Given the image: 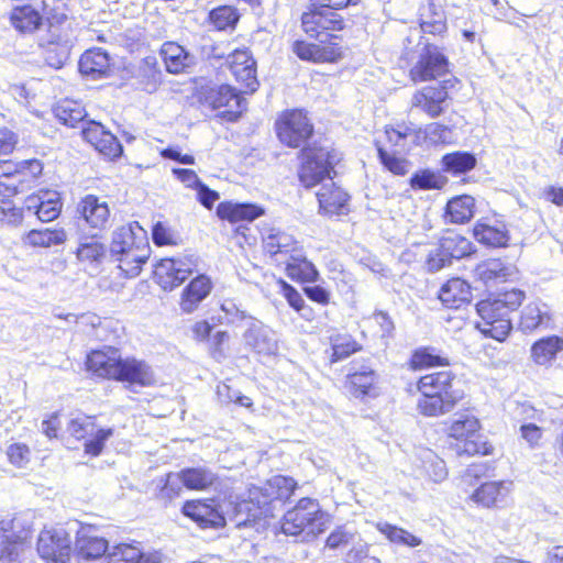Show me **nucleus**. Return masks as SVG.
I'll use <instances>...</instances> for the list:
<instances>
[{
	"mask_svg": "<svg viewBox=\"0 0 563 563\" xmlns=\"http://www.w3.org/2000/svg\"><path fill=\"white\" fill-rule=\"evenodd\" d=\"M338 161V155L325 148L302 150V164L299 172V178L307 188L322 183L317 192L320 210L328 216L343 213L347 203V194L340 187H336L331 178L333 165Z\"/></svg>",
	"mask_w": 563,
	"mask_h": 563,
	"instance_id": "f257e3e1",
	"label": "nucleus"
},
{
	"mask_svg": "<svg viewBox=\"0 0 563 563\" xmlns=\"http://www.w3.org/2000/svg\"><path fill=\"white\" fill-rule=\"evenodd\" d=\"M454 375L451 371L433 372L422 376L417 384L421 394L417 410L426 417L445 415L454 409L462 393L453 388Z\"/></svg>",
	"mask_w": 563,
	"mask_h": 563,
	"instance_id": "f03ea898",
	"label": "nucleus"
},
{
	"mask_svg": "<svg viewBox=\"0 0 563 563\" xmlns=\"http://www.w3.org/2000/svg\"><path fill=\"white\" fill-rule=\"evenodd\" d=\"M525 299V292L511 289L499 294L495 298L482 300L476 305L482 321L477 324L479 331L497 341H504L512 325L510 313L515 311Z\"/></svg>",
	"mask_w": 563,
	"mask_h": 563,
	"instance_id": "7ed1b4c3",
	"label": "nucleus"
},
{
	"mask_svg": "<svg viewBox=\"0 0 563 563\" xmlns=\"http://www.w3.org/2000/svg\"><path fill=\"white\" fill-rule=\"evenodd\" d=\"M262 240L264 251L271 256L289 255L287 271L290 276L298 274L309 282L318 278L319 273L316 266L306 258L292 235L276 228H268L264 230Z\"/></svg>",
	"mask_w": 563,
	"mask_h": 563,
	"instance_id": "20e7f679",
	"label": "nucleus"
},
{
	"mask_svg": "<svg viewBox=\"0 0 563 563\" xmlns=\"http://www.w3.org/2000/svg\"><path fill=\"white\" fill-rule=\"evenodd\" d=\"M327 516L317 500L301 498L283 518L282 530L287 536H302V541L314 538L324 531Z\"/></svg>",
	"mask_w": 563,
	"mask_h": 563,
	"instance_id": "39448f33",
	"label": "nucleus"
},
{
	"mask_svg": "<svg viewBox=\"0 0 563 563\" xmlns=\"http://www.w3.org/2000/svg\"><path fill=\"white\" fill-rule=\"evenodd\" d=\"M405 58L408 62L417 59L409 70L415 82L437 79L448 73L449 60L437 45L422 38L418 42L416 51H407Z\"/></svg>",
	"mask_w": 563,
	"mask_h": 563,
	"instance_id": "423d86ee",
	"label": "nucleus"
},
{
	"mask_svg": "<svg viewBox=\"0 0 563 563\" xmlns=\"http://www.w3.org/2000/svg\"><path fill=\"white\" fill-rule=\"evenodd\" d=\"M449 438L453 441L450 445L454 448L457 455H488L493 446L483 440L479 433V421L470 415H461L449 428Z\"/></svg>",
	"mask_w": 563,
	"mask_h": 563,
	"instance_id": "0eeeda50",
	"label": "nucleus"
},
{
	"mask_svg": "<svg viewBox=\"0 0 563 563\" xmlns=\"http://www.w3.org/2000/svg\"><path fill=\"white\" fill-rule=\"evenodd\" d=\"M301 24L307 35L319 40L321 44L329 42L334 47L336 43L332 41L336 40L338 36L332 32L343 29V19L329 8L313 5L312 3L309 11L302 14Z\"/></svg>",
	"mask_w": 563,
	"mask_h": 563,
	"instance_id": "6e6552de",
	"label": "nucleus"
},
{
	"mask_svg": "<svg viewBox=\"0 0 563 563\" xmlns=\"http://www.w3.org/2000/svg\"><path fill=\"white\" fill-rule=\"evenodd\" d=\"M276 130L282 143L299 147L310 137L313 129L301 110H291L276 122Z\"/></svg>",
	"mask_w": 563,
	"mask_h": 563,
	"instance_id": "1a4fd4ad",
	"label": "nucleus"
},
{
	"mask_svg": "<svg viewBox=\"0 0 563 563\" xmlns=\"http://www.w3.org/2000/svg\"><path fill=\"white\" fill-rule=\"evenodd\" d=\"M71 551V539L65 529H45L40 533L37 552L42 559L55 563H66Z\"/></svg>",
	"mask_w": 563,
	"mask_h": 563,
	"instance_id": "9d476101",
	"label": "nucleus"
},
{
	"mask_svg": "<svg viewBox=\"0 0 563 563\" xmlns=\"http://www.w3.org/2000/svg\"><path fill=\"white\" fill-rule=\"evenodd\" d=\"M195 267L189 258H163L155 265L154 275L164 290H173L191 275Z\"/></svg>",
	"mask_w": 563,
	"mask_h": 563,
	"instance_id": "9b49d317",
	"label": "nucleus"
},
{
	"mask_svg": "<svg viewBox=\"0 0 563 563\" xmlns=\"http://www.w3.org/2000/svg\"><path fill=\"white\" fill-rule=\"evenodd\" d=\"M205 102L214 110L225 108L221 112L228 121H236L242 113L245 100L229 85L210 88L205 95Z\"/></svg>",
	"mask_w": 563,
	"mask_h": 563,
	"instance_id": "f8f14e48",
	"label": "nucleus"
},
{
	"mask_svg": "<svg viewBox=\"0 0 563 563\" xmlns=\"http://www.w3.org/2000/svg\"><path fill=\"white\" fill-rule=\"evenodd\" d=\"M227 62L232 75L244 92H255L260 86L256 77V62L246 48L234 49L227 56Z\"/></svg>",
	"mask_w": 563,
	"mask_h": 563,
	"instance_id": "ddd939ff",
	"label": "nucleus"
},
{
	"mask_svg": "<svg viewBox=\"0 0 563 563\" xmlns=\"http://www.w3.org/2000/svg\"><path fill=\"white\" fill-rule=\"evenodd\" d=\"M183 512L202 529L225 526L224 515L214 499L186 501Z\"/></svg>",
	"mask_w": 563,
	"mask_h": 563,
	"instance_id": "4468645a",
	"label": "nucleus"
},
{
	"mask_svg": "<svg viewBox=\"0 0 563 563\" xmlns=\"http://www.w3.org/2000/svg\"><path fill=\"white\" fill-rule=\"evenodd\" d=\"M243 339L245 345L257 354L274 355L278 351L276 332L261 321L250 322Z\"/></svg>",
	"mask_w": 563,
	"mask_h": 563,
	"instance_id": "2eb2a0df",
	"label": "nucleus"
},
{
	"mask_svg": "<svg viewBox=\"0 0 563 563\" xmlns=\"http://www.w3.org/2000/svg\"><path fill=\"white\" fill-rule=\"evenodd\" d=\"M108 550V541L97 533L93 527H81L77 531L74 551L81 559L92 561L101 558Z\"/></svg>",
	"mask_w": 563,
	"mask_h": 563,
	"instance_id": "dca6fc26",
	"label": "nucleus"
},
{
	"mask_svg": "<svg viewBox=\"0 0 563 563\" xmlns=\"http://www.w3.org/2000/svg\"><path fill=\"white\" fill-rule=\"evenodd\" d=\"M122 357L119 350L109 347L107 350L92 351L87 356V368L99 377L113 378L118 375Z\"/></svg>",
	"mask_w": 563,
	"mask_h": 563,
	"instance_id": "f3484780",
	"label": "nucleus"
},
{
	"mask_svg": "<svg viewBox=\"0 0 563 563\" xmlns=\"http://www.w3.org/2000/svg\"><path fill=\"white\" fill-rule=\"evenodd\" d=\"M77 212L90 228L99 230L107 228L110 210L108 203L97 196L87 195L84 197L77 206Z\"/></svg>",
	"mask_w": 563,
	"mask_h": 563,
	"instance_id": "a211bd4d",
	"label": "nucleus"
},
{
	"mask_svg": "<svg viewBox=\"0 0 563 563\" xmlns=\"http://www.w3.org/2000/svg\"><path fill=\"white\" fill-rule=\"evenodd\" d=\"M142 242H147L145 232L137 222H131L113 231L110 246L111 257L125 253L134 246H141Z\"/></svg>",
	"mask_w": 563,
	"mask_h": 563,
	"instance_id": "6ab92c4d",
	"label": "nucleus"
},
{
	"mask_svg": "<svg viewBox=\"0 0 563 563\" xmlns=\"http://www.w3.org/2000/svg\"><path fill=\"white\" fill-rule=\"evenodd\" d=\"M212 283L206 275H199L194 278L183 290L180 298V309L185 313H191L210 295Z\"/></svg>",
	"mask_w": 563,
	"mask_h": 563,
	"instance_id": "aec40b11",
	"label": "nucleus"
},
{
	"mask_svg": "<svg viewBox=\"0 0 563 563\" xmlns=\"http://www.w3.org/2000/svg\"><path fill=\"white\" fill-rule=\"evenodd\" d=\"M117 380L148 386L154 382V375L151 367L143 361L136 358H122Z\"/></svg>",
	"mask_w": 563,
	"mask_h": 563,
	"instance_id": "412c9836",
	"label": "nucleus"
},
{
	"mask_svg": "<svg viewBox=\"0 0 563 563\" xmlns=\"http://www.w3.org/2000/svg\"><path fill=\"white\" fill-rule=\"evenodd\" d=\"M472 291L467 282L462 278H451L442 285L439 291V299L450 309H457L471 301Z\"/></svg>",
	"mask_w": 563,
	"mask_h": 563,
	"instance_id": "4be33fe9",
	"label": "nucleus"
},
{
	"mask_svg": "<svg viewBox=\"0 0 563 563\" xmlns=\"http://www.w3.org/2000/svg\"><path fill=\"white\" fill-rule=\"evenodd\" d=\"M151 254L148 242H142L141 246H134L125 253L112 256L114 261L119 263V268L123 275L128 278L136 277L142 266L146 263Z\"/></svg>",
	"mask_w": 563,
	"mask_h": 563,
	"instance_id": "5701e85b",
	"label": "nucleus"
},
{
	"mask_svg": "<svg viewBox=\"0 0 563 563\" xmlns=\"http://www.w3.org/2000/svg\"><path fill=\"white\" fill-rule=\"evenodd\" d=\"M511 482H488L482 484L472 495V499L484 507H498L505 503L511 490Z\"/></svg>",
	"mask_w": 563,
	"mask_h": 563,
	"instance_id": "b1692460",
	"label": "nucleus"
},
{
	"mask_svg": "<svg viewBox=\"0 0 563 563\" xmlns=\"http://www.w3.org/2000/svg\"><path fill=\"white\" fill-rule=\"evenodd\" d=\"M512 275L514 267L497 258L482 262L474 269V276L488 287L504 283Z\"/></svg>",
	"mask_w": 563,
	"mask_h": 563,
	"instance_id": "393cba45",
	"label": "nucleus"
},
{
	"mask_svg": "<svg viewBox=\"0 0 563 563\" xmlns=\"http://www.w3.org/2000/svg\"><path fill=\"white\" fill-rule=\"evenodd\" d=\"M446 98L448 91L444 87H424L412 96L411 103L412 107L420 108L431 118H435L442 113L441 104Z\"/></svg>",
	"mask_w": 563,
	"mask_h": 563,
	"instance_id": "a878e982",
	"label": "nucleus"
},
{
	"mask_svg": "<svg viewBox=\"0 0 563 563\" xmlns=\"http://www.w3.org/2000/svg\"><path fill=\"white\" fill-rule=\"evenodd\" d=\"M79 70L85 76L97 79L106 76L110 70V57L101 48L86 51L79 59Z\"/></svg>",
	"mask_w": 563,
	"mask_h": 563,
	"instance_id": "bb28decb",
	"label": "nucleus"
},
{
	"mask_svg": "<svg viewBox=\"0 0 563 563\" xmlns=\"http://www.w3.org/2000/svg\"><path fill=\"white\" fill-rule=\"evenodd\" d=\"M25 164L29 165L31 175H14L0 179V196L10 198L30 188L36 175L41 174L42 165L35 159L25 162Z\"/></svg>",
	"mask_w": 563,
	"mask_h": 563,
	"instance_id": "cd10ccee",
	"label": "nucleus"
},
{
	"mask_svg": "<svg viewBox=\"0 0 563 563\" xmlns=\"http://www.w3.org/2000/svg\"><path fill=\"white\" fill-rule=\"evenodd\" d=\"M263 213L264 210L253 203L224 201L220 202L217 207L218 217L230 222L253 221Z\"/></svg>",
	"mask_w": 563,
	"mask_h": 563,
	"instance_id": "c85d7f7f",
	"label": "nucleus"
},
{
	"mask_svg": "<svg viewBox=\"0 0 563 563\" xmlns=\"http://www.w3.org/2000/svg\"><path fill=\"white\" fill-rule=\"evenodd\" d=\"M161 55L166 65V69L172 74H179L186 67L194 64V56L183 46L175 42H166L162 45Z\"/></svg>",
	"mask_w": 563,
	"mask_h": 563,
	"instance_id": "c756f323",
	"label": "nucleus"
},
{
	"mask_svg": "<svg viewBox=\"0 0 563 563\" xmlns=\"http://www.w3.org/2000/svg\"><path fill=\"white\" fill-rule=\"evenodd\" d=\"M419 21L424 34L442 35L448 30L444 11L433 2L420 9Z\"/></svg>",
	"mask_w": 563,
	"mask_h": 563,
	"instance_id": "7c9ffc66",
	"label": "nucleus"
},
{
	"mask_svg": "<svg viewBox=\"0 0 563 563\" xmlns=\"http://www.w3.org/2000/svg\"><path fill=\"white\" fill-rule=\"evenodd\" d=\"M475 213V199L468 195H462L448 201L445 219L451 223L463 224L468 222Z\"/></svg>",
	"mask_w": 563,
	"mask_h": 563,
	"instance_id": "2f4dec72",
	"label": "nucleus"
},
{
	"mask_svg": "<svg viewBox=\"0 0 563 563\" xmlns=\"http://www.w3.org/2000/svg\"><path fill=\"white\" fill-rule=\"evenodd\" d=\"M550 322V309L541 302L534 301L527 305L522 312L519 327L523 332L533 331L539 327H547Z\"/></svg>",
	"mask_w": 563,
	"mask_h": 563,
	"instance_id": "473e14b6",
	"label": "nucleus"
},
{
	"mask_svg": "<svg viewBox=\"0 0 563 563\" xmlns=\"http://www.w3.org/2000/svg\"><path fill=\"white\" fill-rule=\"evenodd\" d=\"M294 53L302 60L314 63L334 60L339 53L336 48L331 46H322L320 44L306 43L296 41L292 46Z\"/></svg>",
	"mask_w": 563,
	"mask_h": 563,
	"instance_id": "72a5a7b5",
	"label": "nucleus"
},
{
	"mask_svg": "<svg viewBox=\"0 0 563 563\" xmlns=\"http://www.w3.org/2000/svg\"><path fill=\"white\" fill-rule=\"evenodd\" d=\"M11 24L21 33H33L42 25V15L31 5H19L10 13Z\"/></svg>",
	"mask_w": 563,
	"mask_h": 563,
	"instance_id": "f704fd0d",
	"label": "nucleus"
},
{
	"mask_svg": "<svg viewBox=\"0 0 563 563\" xmlns=\"http://www.w3.org/2000/svg\"><path fill=\"white\" fill-rule=\"evenodd\" d=\"M296 487L297 483L291 477L282 475L273 476L262 488L263 496L265 497L264 504L273 500L285 501L289 499Z\"/></svg>",
	"mask_w": 563,
	"mask_h": 563,
	"instance_id": "c9c22d12",
	"label": "nucleus"
},
{
	"mask_svg": "<svg viewBox=\"0 0 563 563\" xmlns=\"http://www.w3.org/2000/svg\"><path fill=\"white\" fill-rule=\"evenodd\" d=\"M473 231L475 239L487 246L503 247L506 246L509 241L508 231L501 223L497 225L477 223Z\"/></svg>",
	"mask_w": 563,
	"mask_h": 563,
	"instance_id": "e433bc0d",
	"label": "nucleus"
},
{
	"mask_svg": "<svg viewBox=\"0 0 563 563\" xmlns=\"http://www.w3.org/2000/svg\"><path fill=\"white\" fill-rule=\"evenodd\" d=\"M54 113L60 123L70 128H76L78 124L81 128L87 122L85 108L74 100L66 99L58 102L54 108Z\"/></svg>",
	"mask_w": 563,
	"mask_h": 563,
	"instance_id": "4c0bfd02",
	"label": "nucleus"
},
{
	"mask_svg": "<svg viewBox=\"0 0 563 563\" xmlns=\"http://www.w3.org/2000/svg\"><path fill=\"white\" fill-rule=\"evenodd\" d=\"M31 522L25 515H15L0 520L1 538L23 542L29 538Z\"/></svg>",
	"mask_w": 563,
	"mask_h": 563,
	"instance_id": "58836bf2",
	"label": "nucleus"
},
{
	"mask_svg": "<svg viewBox=\"0 0 563 563\" xmlns=\"http://www.w3.org/2000/svg\"><path fill=\"white\" fill-rule=\"evenodd\" d=\"M440 251L444 252L451 261L453 258L460 260L472 253V243L461 234L449 231L439 242Z\"/></svg>",
	"mask_w": 563,
	"mask_h": 563,
	"instance_id": "ea45409f",
	"label": "nucleus"
},
{
	"mask_svg": "<svg viewBox=\"0 0 563 563\" xmlns=\"http://www.w3.org/2000/svg\"><path fill=\"white\" fill-rule=\"evenodd\" d=\"M561 351H563V339L551 335L537 341L531 347V355L537 364L544 365L554 360Z\"/></svg>",
	"mask_w": 563,
	"mask_h": 563,
	"instance_id": "a19ab883",
	"label": "nucleus"
},
{
	"mask_svg": "<svg viewBox=\"0 0 563 563\" xmlns=\"http://www.w3.org/2000/svg\"><path fill=\"white\" fill-rule=\"evenodd\" d=\"M377 380L376 373L366 366L347 375L350 393L355 397H363L371 394Z\"/></svg>",
	"mask_w": 563,
	"mask_h": 563,
	"instance_id": "79ce46f5",
	"label": "nucleus"
},
{
	"mask_svg": "<svg viewBox=\"0 0 563 563\" xmlns=\"http://www.w3.org/2000/svg\"><path fill=\"white\" fill-rule=\"evenodd\" d=\"M183 485L188 489L203 490L212 486L217 475L207 467H188L180 471Z\"/></svg>",
	"mask_w": 563,
	"mask_h": 563,
	"instance_id": "37998d69",
	"label": "nucleus"
},
{
	"mask_svg": "<svg viewBox=\"0 0 563 563\" xmlns=\"http://www.w3.org/2000/svg\"><path fill=\"white\" fill-rule=\"evenodd\" d=\"M67 240L64 229L31 230L24 238V242L31 246L49 247L60 245Z\"/></svg>",
	"mask_w": 563,
	"mask_h": 563,
	"instance_id": "c03bdc74",
	"label": "nucleus"
},
{
	"mask_svg": "<svg viewBox=\"0 0 563 563\" xmlns=\"http://www.w3.org/2000/svg\"><path fill=\"white\" fill-rule=\"evenodd\" d=\"M107 247L96 235L81 236L76 251L80 262H100L106 255Z\"/></svg>",
	"mask_w": 563,
	"mask_h": 563,
	"instance_id": "a18cd8bd",
	"label": "nucleus"
},
{
	"mask_svg": "<svg viewBox=\"0 0 563 563\" xmlns=\"http://www.w3.org/2000/svg\"><path fill=\"white\" fill-rule=\"evenodd\" d=\"M443 170L452 175L465 174L476 165V157L468 152H453L442 157Z\"/></svg>",
	"mask_w": 563,
	"mask_h": 563,
	"instance_id": "49530a36",
	"label": "nucleus"
},
{
	"mask_svg": "<svg viewBox=\"0 0 563 563\" xmlns=\"http://www.w3.org/2000/svg\"><path fill=\"white\" fill-rule=\"evenodd\" d=\"M332 347L331 362H339L361 350V345L350 334H333L330 336Z\"/></svg>",
	"mask_w": 563,
	"mask_h": 563,
	"instance_id": "de8ad7c7",
	"label": "nucleus"
},
{
	"mask_svg": "<svg viewBox=\"0 0 563 563\" xmlns=\"http://www.w3.org/2000/svg\"><path fill=\"white\" fill-rule=\"evenodd\" d=\"M239 19L238 10L231 5H220L209 12L210 23L219 31L234 29Z\"/></svg>",
	"mask_w": 563,
	"mask_h": 563,
	"instance_id": "09e8293b",
	"label": "nucleus"
},
{
	"mask_svg": "<svg viewBox=\"0 0 563 563\" xmlns=\"http://www.w3.org/2000/svg\"><path fill=\"white\" fill-rule=\"evenodd\" d=\"M377 530L386 536V538L394 543L408 545L411 548L418 547L421 540L408 532L407 530L393 526L387 522H378L376 526Z\"/></svg>",
	"mask_w": 563,
	"mask_h": 563,
	"instance_id": "8fccbe9b",
	"label": "nucleus"
},
{
	"mask_svg": "<svg viewBox=\"0 0 563 563\" xmlns=\"http://www.w3.org/2000/svg\"><path fill=\"white\" fill-rule=\"evenodd\" d=\"M446 184V178L439 173L429 169L417 172L410 178V186L413 189L430 190L441 189Z\"/></svg>",
	"mask_w": 563,
	"mask_h": 563,
	"instance_id": "3c124183",
	"label": "nucleus"
},
{
	"mask_svg": "<svg viewBox=\"0 0 563 563\" xmlns=\"http://www.w3.org/2000/svg\"><path fill=\"white\" fill-rule=\"evenodd\" d=\"M423 133L426 140H428L431 144L451 143L453 137L452 130L449 126L437 122L427 124Z\"/></svg>",
	"mask_w": 563,
	"mask_h": 563,
	"instance_id": "603ef678",
	"label": "nucleus"
},
{
	"mask_svg": "<svg viewBox=\"0 0 563 563\" xmlns=\"http://www.w3.org/2000/svg\"><path fill=\"white\" fill-rule=\"evenodd\" d=\"M95 148L110 159L121 156L123 152L121 143L110 131L96 143Z\"/></svg>",
	"mask_w": 563,
	"mask_h": 563,
	"instance_id": "864d4df0",
	"label": "nucleus"
},
{
	"mask_svg": "<svg viewBox=\"0 0 563 563\" xmlns=\"http://www.w3.org/2000/svg\"><path fill=\"white\" fill-rule=\"evenodd\" d=\"M90 435L91 439L85 443V452L98 456L102 452L106 441L113 435V429H93Z\"/></svg>",
	"mask_w": 563,
	"mask_h": 563,
	"instance_id": "5fc2aeb1",
	"label": "nucleus"
},
{
	"mask_svg": "<svg viewBox=\"0 0 563 563\" xmlns=\"http://www.w3.org/2000/svg\"><path fill=\"white\" fill-rule=\"evenodd\" d=\"M377 152L382 164L395 175H405L408 172L406 159L388 153L378 144Z\"/></svg>",
	"mask_w": 563,
	"mask_h": 563,
	"instance_id": "6e6d98bb",
	"label": "nucleus"
},
{
	"mask_svg": "<svg viewBox=\"0 0 563 563\" xmlns=\"http://www.w3.org/2000/svg\"><path fill=\"white\" fill-rule=\"evenodd\" d=\"M217 395L221 402L230 404L234 402L241 407H252V400L247 396L242 395L239 390L232 389L227 384H221L217 388Z\"/></svg>",
	"mask_w": 563,
	"mask_h": 563,
	"instance_id": "4d7b16f0",
	"label": "nucleus"
},
{
	"mask_svg": "<svg viewBox=\"0 0 563 563\" xmlns=\"http://www.w3.org/2000/svg\"><path fill=\"white\" fill-rule=\"evenodd\" d=\"M56 196V194H53ZM60 212V202L57 197H46L36 212L38 220L49 222L58 217Z\"/></svg>",
	"mask_w": 563,
	"mask_h": 563,
	"instance_id": "13d9d810",
	"label": "nucleus"
},
{
	"mask_svg": "<svg viewBox=\"0 0 563 563\" xmlns=\"http://www.w3.org/2000/svg\"><path fill=\"white\" fill-rule=\"evenodd\" d=\"M7 455L11 464L16 467H24L30 462L31 451L25 444L13 443L9 445Z\"/></svg>",
	"mask_w": 563,
	"mask_h": 563,
	"instance_id": "bf43d9fd",
	"label": "nucleus"
},
{
	"mask_svg": "<svg viewBox=\"0 0 563 563\" xmlns=\"http://www.w3.org/2000/svg\"><path fill=\"white\" fill-rule=\"evenodd\" d=\"M413 367H429L434 365L448 364L446 360L440 355L432 354L429 350H418L412 355Z\"/></svg>",
	"mask_w": 563,
	"mask_h": 563,
	"instance_id": "052dcab7",
	"label": "nucleus"
},
{
	"mask_svg": "<svg viewBox=\"0 0 563 563\" xmlns=\"http://www.w3.org/2000/svg\"><path fill=\"white\" fill-rule=\"evenodd\" d=\"M183 477L180 472L169 473L166 478V483L161 490V498L172 500L178 497L181 493Z\"/></svg>",
	"mask_w": 563,
	"mask_h": 563,
	"instance_id": "680f3d73",
	"label": "nucleus"
},
{
	"mask_svg": "<svg viewBox=\"0 0 563 563\" xmlns=\"http://www.w3.org/2000/svg\"><path fill=\"white\" fill-rule=\"evenodd\" d=\"M22 542L10 540L9 538H1L0 561L2 563H18L19 548Z\"/></svg>",
	"mask_w": 563,
	"mask_h": 563,
	"instance_id": "e2e57ef3",
	"label": "nucleus"
},
{
	"mask_svg": "<svg viewBox=\"0 0 563 563\" xmlns=\"http://www.w3.org/2000/svg\"><path fill=\"white\" fill-rule=\"evenodd\" d=\"M108 130L104 126L93 120L87 121L81 126V135L82 137L90 143L93 147L96 143L106 135Z\"/></svg>",
	"mask_w": 563,
	"mask_h": 563,
	"instance_id": "0e129e2a",
	"label": "nucleus"
},
{
	"mask_svg": "<svg viewBox=\"0 0 563 563\" xmlns=\"http://www.w3.org/2000/svg\"><path fill=\"white\" fill-rule=\"evenodd\" d=\"M95 424L89 419H71L68 424V432L76 439H84L92 434Z\"/></svg>",
	"mask_w": 563,
	"mask_h": 563,
	"instance_id": "69168bd1",
	"label": "nucleus"
},
{
	"mask_svg": "<svg viewBox=\"0 0 563 563\" xmlns=\"http://www.w3.org/2000/svg\"><path fill=\"white\" fill-rule=\"evenodd\" d=\"M354 534L347 531L344 527H338L327 538V547L330 549H338L341 545L350 543Z\"/></svg>",
	"mask_w": 563,
	"mask_h": 563,
	"instance_id": "338daca9",
	"label": "nucleus"
},
{
	"mask_svg": "<svg viewBox=\"0 0 563 563\" xmlns=\"http://www.w3.org/2000/svg\"><path fill=\"white\" fill-rule=\"evenodd\" d=\"M451 264V260L444 255V252L440 251V246L432 250L427 258L426 265L429 272H438L443 267Z\"/></svg>",
	"mask_w": 563,
	"mask_h": 563,
	"instance_id": "774afa93",
	"label": "nucleus"
}]
</instances>
